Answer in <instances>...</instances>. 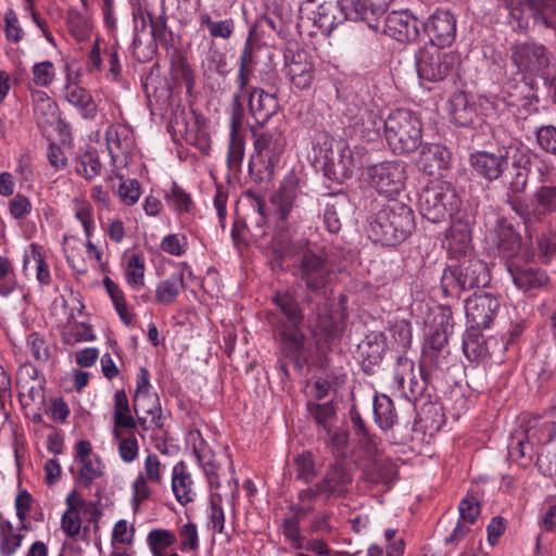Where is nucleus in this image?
<instances>
[{"label":"nucleus","mask_w":556,"mask_h":556,"mask_svg":"<svg viewBox=\"0 0 556 556\" xmlns=\"http://www.w3.org/2000/svg\"><path fill=\"white\" fill-rule=\"evenodd\" d=\"M469 163L475 173L488 181L502 177L508 167V151L498 149L496 153L477 151L469 156Z\"/></svg>","instance_id":"obj_17"},{"label":"nucleus","mask_w":556,"mask_h":556,"mask_svg":"<svg viewBox=\"0 0 556 556\" xmlns=\"http://www.w3.org/2000/svg\"><path fill=\"white\" fill-rule=\"evenodd\" d=\"M536 142L546 153L556 155V127L543 125L535 130Z\"/></svg>","instance_id":"obj_53"},{"label":"nucleus","mask_w":556,"mask_h":556,"mask_svg":"<svg viewBox=\"0 0 556 556\" xmlns=\"http://www.w3.org/2000/svg\"><path fill=\"white\" fill-rule=\"evenodd\" d=\"M139 452V444L136 435L130 433L118 442V454L125 463L134 462Z\"/></svg>","instance_id":"obj_63"},{"label":"nucleus","mask_w":556,"mask_h":556,"mask_svg":"<svg viewBox=\"0 0 556 556\" xmlns=\"http://www.w3.org/2000/svg\"><path fill=\"white\" fill-rule=\"evenodd\" d=\"M241 96H233V108L231 116L230 140L228 147V166L231 169L240 170L243 159V137L240 129L243 121V110L241 106Z\"/></svg>","instance_id":"obj_21"},{"label":"nucleus","mask_w":556,"mask_h":556,"mask_svg":"<svg viewBox=\"0 0 556 556\" xmlns=\"http://www.w3.org/2000/svg\"><path fill=\"white\" fill-rule=\"evenodd\" d=\"M287 75L291 84L300 89L311 88L315 77V66L309 53L296 42H289L285 50Z\"/></svg>","instance_id":"obj_12"},{"label":"nucleus","mask_w":556,"mask_h":556,"mask_svg":"<svg viewBox=\"0 0 556 556\" xmlns=\"http://www.w3.org/2000/svg\"><path fill=\"white\" fill-rule=\"evenodd\" d=\"M126 279L127 282L134 288L143 286L144 263L143 260L137 254L131 255L128 261Z\"/></svg>","instance_id":"obj_54"},{"label":"nucleus","mask_w":556,"mask_h":556,"mask_svg":"<svg viewBox=\"0 0 556 556\" xmlns=\"http://www.w3.org/2000/svg\"><path fill=\"white\" fill-rule=\"evenodd\" d=\"M80 464L81 466L78 473L79 482L85 488H89L94 479L103 475L101 460L96 456L94 458L81 462Z\"/></svg>","instance_id":"obj_51"},{"label":"nucleus","mask_w":556,"mask_h":556,"mask_svg":"<svg viewBox=\"0 0 556 556\" xmlns=\"http://www.w3.org/2000/svg\"><path fill=\"white\" fill-rule=\"evenodd\" d=\"M399 365L403 367L405 370H408V374L405 376L404 374H396L394 376V380L402 391V394L409 402L416 403L419 401H424V405H431V407L438 412L442 408L434 403L431 402L433 388L429 383V379L431 378V370L428 366L419 365V378L414 374V363L407 358H399Z\"/></svg>","instance_id":"obj_6"},{"label":"nucleus","mask_w":556,"mask_h":556,"mask_svg":"<svg viewBox=\"0 0 556 556\" xmlns=\"http://www.w3.org/2000/svg\"><path fill=\"white\" fill-rule=\"evenodd\" d=\"M15 289L14 270L9 258L0 255V294L9 295Z\"/></svg>","instance_id":"obj_55"},{"label":"nucleus","mask_w":556,"mask_h":556,"mask_svg":"<svg viewBox=\"0 0 556 556\" xmlns=\"http://www.w3.org/2000/svg\"><path fill=\"white\" fill-rule=\"evenodd\" d=\"M391 336L392 339L394 340V343H396L397 348L402 349L403 351H406L412 343L410 324L405 320L397 321L391 328Z\"/></svg>","instance_id":"obj_60"},{"label":"nucleus","mask_w":556,"mask_h":556,"mask_svg":"<svg viewBox=\"0 0 556 556\" xmlns=\"http://www.w3.org/2000/svg\"><path fill=\"white\" fill-rule=\"evenodd\" d=\"M165 200L168 206L178 214L190 213L194 208L190 194L176 181L172 182L169 191L166 192Z\"/></svg>","instance_id":"obj_42"},{"label":"nucleus","mask_w":556,"mask_h":556,"mask_svg":"<svg viewBox=\"0 0 556 556\" xmlns=\"http://www.w3.org/2000/svg\"><path fill=\"white\" fill-rule=\"evenodd\" d=\"M418 204L422 217L431 223H441L458 211L459 199L452 184L438 181L421 190Z\"/></svg>","instance_id":"obj_5"},{"label":"nucleus","mask_w":556,"mask_h":556,"mask_svg":"<svg viewBox=\"0 0 556 556\" xmlns=\"http://www.w3.org/2000/svg\"><path fill=\"white\" fill-rule=\"evenodd\" d=\"M54 79V65L51 61L36 63L33 66V81L36 86L48 87Z\"/></svg>","instance_id":"obj_56"},{"label":"nucleus","mask_w":556,"mask_h":556,"mask_svg":"<svg viewBox=\"0 0 556 556\" xmlns=\"http://www.w3.org/2000/svg\"><path fill=\"white\" fill-rule=\"evenodd\" d=\"M536 207L542 213V218L546 214L556 213V186L543 185L533 194Z\"/></svg>","instance_id":"obj_45"},{"label":"nucleus","mask_w":556,"mask_h":556,"mask_svg":"<svg viewBox=\"0 0 556 556\" xmlns=\"http://www.w3.org/2000/svg\"><path fill=\"white\" fill-rule=\"evenodd\" d=\"M448 314L446 315V323H441L440 328H435L426 340L422 349V355L420 363L422 366H428L430 368H441L445 365V358L448 355V351L446 349L447 344V326L448 319L451 318V311L447 309Z\"/></svg>","instance_id":"obj_18"},{"label":"nucleus","mask_w":556,"mask_h":556,"mask_svg":"<svg viewBox=\"0 0 556 556\" xmlns=\"http://www.w3.org/2000/svg\"><path fill=\"white\" fill-rule=\"evenodd\" d=\"M374 415L376 424L382 430L392 428L397 418L393 401L386 394L375 396Z\"/></svg>","instance_id":"obj_37"},{"label":"nucleus","mask_w":556,"mask_h":556,"mask_svg":"<svg viewBox=\"0 0 556 556\" xmlns=\"http://www.w3.org/2000/svg\"><path fill=\"white\" fill-rule=\"evenodd\" d=\"M132 497L131 505L134 511H138L140 504L143 501H147L151 497L152 490L148 485V480L144 478V475L140 473L136 480L132 482Z\"/></svg>","instance_id":"obj_58"},{"label":"nucleus","mask_w":556,"mask_h":556,"mask_svg":"<svg viewBox=\"0 0 556 556\" xmlns=\"http://www.w3.org/2000/svg\"><path fill=\"white\" fill-rule=\"evenodd\" d=\"M249 110L254 123L262 126L275 113L276 98L261 89H253L249 93Z\"/></svg>","instance_id":"obj_26"},{"label":"nucleus","mask_w":556,"mask_h":556,"mask_svg":"<svg viewBox=\"0 0 556 556\" xmlns=\"http://www.w3.org/2000/svg\"><path fill=\"white\" fill-rule=\"evenodd\" d=\"M105 139L114 166H126L135 146L129 129L125 126L110 125L105 131Z\"/></svg>","instance_id":"obj_19"},{"label":"nucleus","mask_w":556,"mask_h":556,"mask_svg":"<svg viewBox=\"0 0 556 556\" xmlns=\"http://www.w3.org/2000/svg\"><path fill=\"white\" fill-rule=\"evenodd\" d=\"M507 269L515 286L525 292L543 288L548 283L546 273L540 268L511 262L508 263Z\"/></svg>","instance_id":"obj_23"},{"label":"nucleus","mask_w":556,"mask_h":556,"mask_svg":"<svg viewBox=\"0 0 556 556\" xmlns=\"http://www.w3.org/2000/svg\"><path fill=\"white\" fill-rule=\"evenodd\" d=\"M66 89V100L78 109L81 117L85 119H93L97 116L98 106L89 91L75 84L67 85Z\"/></svg>","instance_id":"obj_30"},{"label":"nucleus","mask_w":556,"mask_h":556,"mask_svg":"<svg viewBox=\"0 0 556 556\" xmlns=\"http://www.w3.org/2000/svg\"><path fill=\"white\" fill-rule=\"evenodd\" d=\"M307 5H316V10H312L315 24L320 28L332 29L337 25L336 12L338 5L333 1L328 0H307Z\"/></svg>","instance_id":"obj_38"},{"label":"nucleus","mask_w":556,"mask_h":556,"mask_svg":"<svg viewBox=\"0 0 556 556\" xmlns=\"http://www.w3.org/2000/svg\"><path fill=\"white\" fill-rule=\"evenodd\" d=\"M506 202L509 204L511 210L521 218L527 230L530 229L533 225L542 222V213H540L536 205L530 208L529 204L518 197H509V199H507Z\"/></svg>","instance_id":"obj_43"},{"label":"nucleus","mask_w":556,"mask_h":556,"mask_svg":"<svg viewBox=\"0 0 556 556\" xmlns=\"http://www.w3.org/2000/svg\"><path fill=\"white\" fill-rule=\"evenodd\" d=\"M353 481L350 469L340 460H336L326 470L324 478L319 481L325 491V498L343 497L349 491Z\"/></svg>","instance_id":"obj_20"},{"label":"nucleus","mask_w":556,"mask_h":556,"mask_svg":"<svg viewBox=\"0 0 556 556\" xmlns=\"http://www.w3.org/2000/svg\"><path fill=\"white\" fill-rule=\"evenodd\" d=\"M365 176L379 193L390 197L399 193L405 186V164L392 161L366 165Z\"/></svg>","instance_id":"obj_10"},{"label":"nucleus","mask_w":556,"mask_h":556,"mask_svg":"<svg viewBox=\"0 0 556 556\" xmlns=\"http://www.w3.org/2000/svg\"><path fill=\"white\" fill-rule=\"evenodd\" d=\"M67 27L72 36L78 41L87 39L90 35V24L88 20L77 10H70L67 13Z\"/></svg>","instance_id":"obj_48"},{"label":"nucleus","mask_w":556,"mask_h":556,"mask_svg":"<svg viewBox=\"0 0 556 556\" xmlns=\"http://www.w3.org/2000/svg\"><path fill=\"white\" fill-rule=\"evenodd\" d=\"M509 11L510 16L517 21L520 29L528 28V21L523 16L525 8L531 11L535 23L547 28H556V0H500Z\"/></svg>","instance_id":"obj_11"},{"label":"nucleus","mask_w":556,"mask_h":556,"mask_svg":"<svg viewBox=\"0 0 556 556\" xmlns=\"http://www.w3.org/2000/svg\"><path fill=\"white\" fill-rule=\"evenodd\" d=\"M382 124L386 140L394 153L410 154L421 146V118L412 110L397 109Z\"/></svg>","instance_id":"obj_3"},{"label":"nucleus","mask_w":556,"mask_h":556,"mask_svg":"<svg viewBox=\"0 0 556 556\" xmlns=\"http://www.w3.org/2000/svg\"><path fill=\"white\" fill-rule=\"evenodd\" d=\"M117 194L121 198L122 202L126 205L135 204L140 197V185L138 180L130 179L121 182Z\"/></svg>","instance_id":"obj_62"},{"label":"nucleus","mask_w":556,"mask_h":556,"mask_svg":"<svg viewBox=\"0 0 556 556\" xmlns=\"http://www.w3.org/2000/svg\"><path fill=\"white\" fill-rule=\"evenodd\" d=\"M176 538L173 532L163 529H154L148 534V543L153 554L157 551L173 545Z\"/></svg>","instance_id":"obj_57"},{"label":"nucleus","mask_w":556,"mask_h":556,"mask_svg":"<svg viewBox=\"0 0 556 556\" xmlns=\"http://www.w3.org/2000/svg\"><path fill=\"white\" fill-rule=\"evenodd\" d=\"M278 309L283 314L290 327H298L303 320V314L293 295L278 292L273 299Z\"/></svg>","instance_id":"obj_40"},{"label":"nucleus","mask_w":556,"mask_h":556,"mask_svg":"<svg viewBox=\"0 0 556 556\" xmlns=\"http://www.w3.org/2000/svg\"><path fill=\"white\" fill-rule=\"evenodd\" d=\"M490 282L486 264L478 258L464 260L448 266L442 274L441 288L445 295L459 298L460 293L473 288H483Z\"/></svg>","instance_id":"obj_4"},{"label":"nucleus","mask_w":556,"mask_h":556,"mask_svg":"<svg viewBox=\"0 0 556 556\" xmlns=\"http://www.w3.org/2000/svg\"><path fill=\"white\" fill-rule=\"evenodd\" d=\"M358 352L363 358L365 371H368L370 366L379 365L386 352L384 334L382 332L370 333L358 344Z\"/></svg>","instance_id":"obj_27"},{"label":"nucleus","mask_w":556,"mask_h":556,"mask_svg":"<svg viewBox=\"0 0 556 556\" xmlns=\"http://www.w3.org/2000/svg\"><path fill=\"white\" fill-rule=\"evenodd\" d=\"M184 274L174 273L167 279L162 280L156 286L155 300L157 303L168 305L173 303L177 295L184 289Z\"/></svg>","instance_id":"obj_36"},{"label":"nucleus","mask_w":556,"mask_h":556,"mask_svg":"<svg viewBox=\"0 0 556 556\" xmlns=\"http://www.w3.org/2000/svg\"><path fill=\"white\" fill-rule=\"evenodd\" d=\"M350 417H351V421L353 424L355 433L358 437L359 443L365 447H369L372 444V440L369 434V430L367 429L366 424L363 420L359 412L355 407L351 408Z\"/></svg>","instance_id":"obj_64"},{"label":"nucleus","mask_w":556,"mask_h":556,"mask_svg":"<svg viewBox=\"0 0 556 556\" xmlns=\"http://www.w3.org/2000/svg\"><path fill=\"white\" fill-rule=\"evenodd\" d=\"M344 206V199H336L333 202L327 204L324 213V223L330 233H338L340 231L342 226L340 214Z\"/></svg>","instance_id":"obj_49"},{"label":"nucleus","mask_w":556,"mask_h":556,"mask_svg":"<svg viewBox=\"0 0 556 556\" xmlns=\"http://www.w3.org/2000/svg\"><path fill=\"white\" fill-rule=\"evenodd\" d=\"M147 15L151 27V39L149 41H152L155 47L157 43L166 49L173 47L174 34L167 26L164 5L162 7V12L159 16H153L150 12H147Z\"/></svg>","instance_id":"obj_35"},{"label":"nucleus","mask_w":556,"mask_h":556,"mask_svg":"<svg viewBox=\"0 0 556 556\" xmlns=\"http://www.w3.org/2000/svg\"><path fill=\"white\" fill-rule=\"evenodd\" d=\"M282 533L293 548L301 549L303 547L304 538L300 533V517L295 514L286 518L282 522Z\"/></svg>","instance_id":"obj_50"},{"label":"nucleus","mask_w":556,"mask_h":556,"mask_svg":"<svg viewBox=\"0 0 556 556\" xmlns=\"http://www.w3.org/2000/svg\"><path fill=\"white\" fill-rule=\"evenodd\" d=\"M448 250L455 255H465L470 249V231L466 226L452 227L446 236Z\"/></svg>","instance_id":"obj_44"},{"label":"nucleus","mask_w":556,"mask_h":556,"mask_svg":"<svg viewBox=\"0 0 556 556\" xmlns=\"http://www.w3.org/2000/svg\"><path fill=\"white\" fill-rule=\"evenodd\" d=\"M463 350L471 362H480L489 355L484 336L477 328H471L464 334Z\"/></svg>","instance_id":"obj_34"},{"label":"nucleus","mask_w":556,"mask_h":556,"mask_svg":"<svg viewBox=\"0 0 556 556\" xmlns=\"http://www.w3.org/2000/svg\"><path fill=\"white\" fill-rule=\"evenodd\" d=\"M397 471L395 465L389 459H379L372 464L368 472V479L372 483H390L394 480Z\"/></svg>","instance_id":"obj_47"},{"label":"nucleus","mask_w":556,"mask_h":556,"mask_svg":"<svg viewBox=\"0 0 556 556\" xmlns=\"http://www.w3.org/2000/svg\"><path fill=\"white\" fill-rule=\"evenodd\" d=\"M101 162L96 152L86 151L77 156L76 172L91 180L101 172Z\"/></svg>","instance_id":"obj_46"},{"label":"nucleus","mask_w":556,"mask_h":556,"mask_svg":"<svg viewBox=\"0 0 556 556\" xmlns=\"http://www.w3.org/2000/svg\"><path fill=\"white\" fill-rule=\"evenodd\" d=\"M113 420L114 426L123 427L125 430L136 428V419L131 415V407L125 390H117L113 397Z\"/></svg>","instance_id":"obj_33"},{"label":"nucleus","mask_w":556,"mask_h":556,"mask_svg":"<svg viewBox=\"0 0 556 556\" xmlns=\"http://www.w3.org/2000/svg\"><path fill=\"white\" fill-rule=\"evenodd\" d=\"M172 490L177 502L182 506L194 500L192 479L184 460L178 462L173 468Z\"/></svg>","instance_id":"obj_28"},{"label":"nucleus","mask_w":556,"mask_h":556,"mask_svg":"<svg viewBox=\"0 0 556 556\" xmlns=\"http://www.w3.org/2000/svg\"><path fill=\"white\" fill-rule=\"evenodd\" d=\"M460 64L459 55L440 51V48H424L416 54V68L420 79L442 81L452 75Z\"/></svg>","instance_id":"obj_7"},{"label":"nucleus","mask_w":556,"mask_h":556,"mask_svg":"<svg viewBox=\"0 0 556 556\" xmlns=\"http://www.w3.org/2000/svg\"><path fill=\"white\" fill-rule=\"evenodd\" d=\"M299 275L305 283L306 290L317 294L326 295V286L332 274L331 266L325 255L317 254L305 249L299 255Z\"/></svg>","instance_id":"obj_9"},{"label":"nucleus","mask_w":556,"mask_h":556,"mask_svg":"<svg viewBox=\"0 0 556 556\" xmlns=\"http://www.w3.org/2000/svg\"><path fill=\"white\" fill-rule=\"evenodd\" d=\"M147 12L148 11L142 7H138L132 11V18L135 23V36L130 49L132 55L139 62H147L151 60L153 54L155 53V45H153L152 41H149L147 45H143L142 39L140 37V34L144 33L148 25H150Z\"/></svg>","instance_id":"obj_24"},{"label":"nucleus","mask_w":556,"mask_h":556,"mask_svg":"<svg viewBox=\"0 0 556 556\" xmlns=\"http://www.w3.org/2000/svg\"><path fill=\"white\" fill-rule=\"evenodd\" d=\"M383 33L399 42H416L424 22L412 10L390 12L383 21Z\"/></svg>","instance_id":"obj_14"},{"label":"nucleus","mask_w":556,"mask_h":556,"mask_svg":"<svg viewBox=\"0 0 556 556\" xmlns=\"http://www.w3.org/2000/svg\"><path fill=\"white\" fill-rule=\"evenodd\" d=\"M496 247L504 258H513L518 255L521 249V237L515 230L514 225L502 217L495 226Z\"/></svg>","instance_id":"obj_25"},{"label":"nucleus","mask_w":556,"mask_h":556,"mask_svg":"<svg viewBox=\"0 0 556 556\" xmlns=\"http://www.w3.org/2000/svg\"><path fill=\"white\" fill-rule=\"evenodd\" d=\"M274 28L275 26L273 21L266 16H262L261 18L256 20L252 25L249 37L245 40V85L249 80V74L254 72V67L257 63L256 55L254 53L253 41L260 36V34H264L267 29Z\"/></svg>","instance_id":"obj_31"},{"label":"nucleus","mask_w":556,"mask_h":556,"mask_svg":"<svg viewBox=\"0 0 556 556\" xmlns=\"http://www.w3.org/2000/svg\"><path fill=\"white\" fill-rule=\"evenodd\" d=\"M451 152L438 143H427L421 148L418 159L419 168L429 176L442 175L447 169Z\"/></svg>","instance_id":"obj_22"},{"label":"nucleus","mask_w":556,"mask_h":556,"mask_svg":"<svg viewBox=\"0 0 556 556\" xmlns=\"http://www.w3.org/2000/svg\"><path fill=\"white\" fill-rule=\"evenodd\" d=\"M422 31L428 36L431 47L451 46L456 38V20L448 11L437 10L424 22Z\"/></svg>","instance_id":"obj_16"},{"label":"nucleus","mask_w":556,"mask_h":556,"mask_svg":"<svg viewBox=\"0 0 556 556\" xmlns=\"http://www.w3.org/2000/svg\"><path fill=\"white\" fill-rule=\"evenodd\" d=\"M414 229L412 207L396 200H389L370 222V236L375 241L386 245L403 242Z\"/></svg>","instance_id":"obj_2"},{"label":"nucleus","mask_w":556,"mask_h":556,"mask_svg":"<svg viewBox=\"0 0 556 556\" xmlns=\"http://www.w3.org/2000/svg\"><path fill=\"white\" fill-rule=\"evenodd\" d=\"M450 113L455 124L467 127L473 122L475 109L467 101L465 93H455L450 100Z\"/></svg>","instance_id":"obj_39"},{"label":"nucleus","mask_w":556,"mask_h":556,"mask_svg":"<svg viewBox=\"0 0 556 556\" xmlns=\"http://www.w3.org/2000/svg\"><path fill=\"white\" fill-rule=\"evenodd\" d=\"M294 465L298 479L308 482L314 478L315 466L311 453L306 452L298 455L294 459Z\"/></svg>","instance_id":"obj_59"},{"label":"nucleus","mask_w":556,"mask_h":556,"mask_svg":"<svg viewBox=\"0 0 556 556\" xmlns=\"http://www.w3.org/2000/svg\"><path fill=\"white\" fill-rule=\"evenodd\" d=\"M553 55L543 45L534 41H517L510 47V60L520 73L545 76Z\"/></svg>","instance_id":"obj_8"},{"label":"nucleus","mask_w":556,"mask_h":556,"mask_svg":"<svg viewBox=\"0 0 556 556\" xmlns=\"http://www.w3.org/2000/svg\"><path fill=\"white\" fill-rule=\"evenodd\" d=\"M393 0H340L341 13L345 18L366 23L371 30L378 31L380 18Z\"/></svg>","instance_id":"obj_13"},{"label":"nucleus","mask_w":556,"mask_h":556,"mask_svg":"<svg viewBox=\"0 0 556 556\" xmlns=\"http://www.w3.org/2000/svg\"><path fill=\"white\" fill-rule=\"evenodd\" d=\"M500 306V300L493 294L475 292L465 301L467 321L471 325V328H489Z\"/></svg>","instance_id":"obj_15"},{"label":"nucleus","mask_w":556,"mask_h":556,"mask_svg":"<svg viewBox=\"0 0 556 556\" xmlns=\"http://www.w3.org/2000/svg\"><path fill=\"white\" fill-rule=\"evenodd\" d=\"M458 510L460 519L472 525L480 514V505L472 495H467L460 501Z\"/></svg>","instance_id":"obj_61"},{"label":"nucleus","mask_w":556,"mask_h":556,"mask_svg":"<svg viewBox=\"0 0 556 556\" xmlns=\"http://www.w3.org/2000/svg\"><path fill=\"white\" fill-rule=\"evenodd\" d=\"M132 409L136 415L143 414L151 417V425L163 428V416L160 400L156 393L134 396Z\"/></svg>","instance_id":"obj_32"},{"label":"nucleus","mask_w":556,"mask_h":556,"mask_svg":"<svg viewBox=\"0 0 556 556\" xmlns=\"http://www.w3.org/2000/svg\"><path fill=\"white\" fill-rule=\"evenodd\" d=\"M316 328L325 336L327 341H331L342 337L345 323L340 316L319 313L316 319Z\"/></svg>","instance_id":"obj_41"},{"label":"nucleus","mask_w":556,"mask_h":556,"mask_svg":"<svg viewBox=\"0 0 556 556\" xmlns=\"http://www.w3.org/2000/svg\"><path fill=\"white\" fill-rule=\"evenodd\" d=\"M307 410L319 426L328 430V422L336 414L332 402H326L321 404L308 402Z\"/></svg>","instance_id":"obj_52"},{"label":"nucleus","mask_w":556,"mask_h":556,"mask_svg":"<svg viewBox=\"0 0 556 556\" xmlns=\"http://www.w3.org/2000/svg\"><path fill=\"white\" fill-rule=\"evenodd\" d=\"M305 336L298 327H291L281 332V350L287 358H290L293 366L301 370Z\"/></svg>","instance_id":"obj_29"},{"label":"nucleus","mask_w":556,"mask_h":556,"mask_svg":"<svg viewBox=\"0 0 556 556\" xmlns=\"http://www.w3.org/2000/svg\"><path fill=\"white\" fill-rule=\"evenodd\" d=\"M318 144L317 162L321 164L324 175L332 181L343 182L367 163L365 149H351L343 139L323 136V142L318 141Z\"/></svg>","instance_id":"obj_1"}]
</instances>
